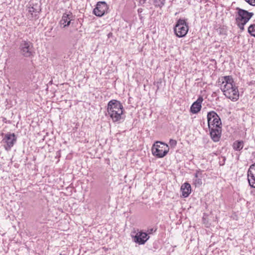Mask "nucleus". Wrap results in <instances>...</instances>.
Listing matches in <instances>:
<instances>
[{
  "instance_id": "nucleus-1",
  "label": "nucleus",
  "mask_w": 255,
  "mask_h": 255,
  "mask_svg": "<svg viewBox=\"0 0 255 255\" xmlns=\"http://www.w3.org/2000/svg\"><path fill=\"white\" fill-rule=\"evenodd\" d=\"M218 83L224 95L232 101H236L239 98V92L233 78L226 76L219 79Z\"/></svg>"
},
{
  "instance_id": "nucleus-2",
  "label": "nucleus",
  "mask_w": 255,
  "mask_h": 255,
  "mask_svg": "<svg viewBox=\"0 0 255 255\" xmlns=\"http://www.w3.org/2000/svg\"><path fill=\"white\" fill-rule=\"evenodd\" d=\"M123 111V106L119 101L112 100L109 102L107 105V112L113 122L120 121Z\"/></svg>"
},
{
  "instance_id": "nucleus-3",
  "label": "nucleus",
  "mask_w": 255,
  "mask_h": 255,
  "mask_svg": "<svg viewBox=\"0 0 255 255\" xmlns=\"http://www.w3.org/2000/svg\"><path fill=\"white\" fill-rule=\"evenodd\" d=\"M169 148L168 145L162 142L157 141L156 144H154L152 149L153 155L158 158L164 157L169 152Z\"/></svg>"
},
{
  "instance_id": "nucleus-4",
  "label": "nucleus",
  "mask_w": 255,
  "mask_h": 255,
  "mask_svg": "<svg viewBox=\"0 0 255 255\" xmlns=\"http://www.w3.org/2000/svg\"><path fill=\"white\" fill-rule=\"evenodd\" d=\"M176 35L178 37L185 36L188 31V25L184 19H179L174 28Z\"/></svg>"
},
{
  "instance_id": "nucleus-5",
  "label": "nucleus",
  "mask_w": 255,
  "mask_h": 255,
  "mask_svg": "<svg viewBox=\"0 0 255 255\" xmlns=\"http://www.w3.org/2000/svg\"><path fill=\"white\" fill-rule=\"evenodd\" d=\"M3 135L1 142L4 144L3 146L5 150L8 151L11 150L17 140V137L14 133L8 132L2 134Z\"/></svg>"
},
{
  "instance_id": "nucleus-6",
  "label": "nucleus",
  "mask_w": 255,
  "mask_h": 255,
  "mask_svg": "<svg viewBox=\"0 0 255 255\" xmlns=\"http://www.w3.org/2000/svg\"><path fill=\"white\" fill-rule=\"evenodd\" d=\"M19 49L25 57H30L33 55V44L28 40H22L20 42Z\"/></svg>"
},
{
  "instance_id": "nucleus-7",
  "label": "nucleus",
  "mask_w": 255,
  "mask_h": 255,
  "mask_svg": "<svg viewBox=\"0 0 255 255\" xmlns=\"http://www.w3.org/2000/svg\"><path fill=\"white\" fill-rule=\"evenodd\" d=\"M207 118L209 128L222 127L221 119L215 111H212L208 112Z\"/></svg>"
},
{
  "instance_id": "nucleus-8",
  "label": "nucleus",
  "mask_w": 255,
  "mask_h": 255,
  "mask_svg": "<svg viewBox=\"0 0 255 255\" xmlns=\"http://www.w3.org/2000/svg\"><path fill=\"white\" fill-rule=\"evenodd\" d=\"M131 237L132 240L138 245H144L149 238L147 233L138 230L132 232Z\"/></svg>"
},
{
  "instance_id": "nucleus-9",
  "label": "nucleus",
  "mask_w": 255,
  "mask_h": 255,
  "mask_svg": "<svg viewBox=\"0 0 255 255\" xmlns=\"http://www.w3.org/2000/svg\"><path fill=\"white\" fill-rule=\"evenodd\" d=\"M236 10L237 12L236 15V21L248 22L254 15L253 12H249L239 7H237Z\"/></svg>"
},
{
  "instance_id": "nucleus-10",
  "label": "nucleus",
  "mask_w": 255,
  "mask_h": 255,
  "mask_svg": "<svg viewBox=\"0 0 255 255\" xmlns=\"http://www.w3.org/2000/svg\"><path fill=\"white\" fill-rule=\"evenodd\" d=\"M108 6L105 1H99L93 10V13L97 16L101 17L107 12Z\"/></svg>"
},
{
  "instance_id": "nucleus-11",
  "label": "nucleus",
  "mask_w": 255,
  "mask_h": 255,
  "mask_svg": "<svg viewBox=\"0 0 255 255\" xmlns=\"http://www.w3.org/2000/svg\"><path fill=\"white\" fill-rule=\"evenodd\" d=\"M74 16L72 12L69 11L68 12H65L63 14L62 18L59 21V25L62 28H66L69 26L73 20Z\"/></svg>"
},
{
  "instance_id": "nucleus-12",
  "label": "nucleus",
  "mask_w": 255,
  "mask_h": 255,
  "mask_svg": "<svg viewBox=\"0 0 255 255\" xmlns=\"http://www.w3.org/2000/svg\"><path fill=\"white\" fill-rule=\"evenodd\" d=\"M211 138L215 142L220 140L222 132V127H211L209 128Z\"/></svg>"
},
{
  "instance_id": "nucleus-13",
  "label": "nucleus",
  "mask_w": 255,
  "mask_h": 255,
  "mask_svg": "<svg viewBox=\"0 0 255 255\" xmlns=\"http://www.w3.org/2000/svg\"><path fill=\"white\" fill-rule=\"evenodd\" d=\"M203 101V97L202 96H199L197 100L191 105L190 107V112L193 114L198 113L201 109V104Z\"/></svg>"
},
{
  "instance_id": "nucleus-14",
  "label": "nucleus",
  "mask_w": 255,
  "mask_h": 255,
  "mask_svg": "<svg viewBox=\"0 0 255 255\" xmlns=\"http://www.w3.org/2000/svg\"><path fill=\"white\" fill-rule=\"evenodd\" d=\"M181 191L182 192V196L186 198L188 197L191 192V187L189 183H184L181 187Z\"/></svg>"
},
{
  "instance_id": "nucleus-15",
  "label": "nucleus",
  "mask_w": 255,
  "mask_h": 255,
  "mask_svg": "<svg viewBox=\"0 0 255 255\" xmlns=\"http://www.w3.org/2000/svg\"><path fill=\"white\" fill-rule=\"evenodd\" d=\"M41 11V8L40 5L38 3L30 4V6L28 7V11L31 13V15H34L35 18H36L37 13H39Z\"/></svg>"
},
{
  "instance_id": "nucleus-16",
  "label": "nucleus",
  "mask_w": 255,
  "mask_h": 255,
  "mask_svg": "<svg viewBox=\"0 0 255 255\" xmlns=\"http://www.w3.org/2000/svg\"><path fill=\"white\" fill-rule=\"evenodd\" d=\"M244 142L243 140H236L233 143V148L235 151H241L244 147Z\"/></svg>"
},
{
  "instance_id": "nucleus-17",
  "label": "nucleus",
  "mask_w": 255,
  "mask_h": 255,
  "mask_svg": "<svg viewBox=\"0 0 255 255\" xmlns=\"http://www.w3.org/2000/svg\"><path fill=\"white\" fill-rule=\"evenodd\" d=\"M247 173L248 180L250 186L254 188H255V172Z\"/></svg>"
},
{
  "instance_id": "nucleus-18",
  "label": "nucleus",
  "mask_w": 255,
  "mask_h": 255,
  "mask_svg": "<svg viewBox=\"0 0 255 255\" xmlns=\"http://www.w3.org/2000/svg\"><path fill=\"white\" fill-rule=\"evenodd\" d=\"M165 0H153V4L156 7H162L165 4Z\"/></svg>"
},
{
  "instance_id": "nucleus-19",
  "label": "nucleus",
  "mask_w": 255,
  "mask_h": 255,
  "mask_svg": "<svg viewBox=\"0 0 255 255\" xmlns=\"http://www.w3.org/2000/svg\"><path fill=\"white\" fill-rule=\"evenodd\" d=\"M248 32L255 37V24H251L248 28Z\"/></svg>"
},
{
  "instance_id": "nucleus-20",
  "label": "nucleus",
  "mask_w": 255,
  "mask_h": 255,
  "mask_svg": "<svg viewBox=\"0 0 255 255\" xmlns=\"http://www.w3.org/2000/svg\"><path fill=\"white\" fill-rule=\"evenodd\" d=\"M247 23V22L244 23V22L243 21H236V23L241 31H243L244 30V26Z\"/></svg>"
},
{
  "instance_id": "nucleus-21",
  "label": "nucleus",
  "mask_w": 255,
  "mask_h": 255,
  "mask_svg": "<svg viewBox=\"0 0 255 255\" xmlns=\"http://www.w3.org/2000/svg\"><path fill=\"white\" fill-rule=\"evenodd\" d=\"M194 183L196 186H199L202 184V180L201 178H197L194 179Z\"/></svg>"
},
{
  "instance_id": "nucleus-22",
  "label": "nucleus",
  "mask_w": 255,
  "mask_h": 255,
  "mask_svg": "<svg viewBox=\"0 0 255 255\" xmlns=\"http://www.w3.org/2000/svg\"><path fill=\"white\" fill-rule=\"evenodd\" d=\"M253 172H255V162L250 165V168L248 171V173H253Z\"/></svg>"
},
{
  "instance_id": "nucleus-23",
  "label": "nucleus",
  "mask_w": 255,
  "mask_h": 255,
  "mask_svg": "<svg viewBox=\"0 0 255 255\" xmlns=\"http://www.w3.org/2000/svg\"><path fill=\"white\" fill-rule=\"evenodd\" d=\"M169 143L171 147H174L177 145V141L173 139H170Z\"/></svg>"
},
{
  "instance_id": "nucleus-24",
  "label": "nucleus",
  "mask_w": 255,
  "mask_h": 255,
  "mask_svg": "<svg viewBox=\"0 0 255 255\" xmlns=\"http://www.w3.org/2000/svg\"><path fill=\"white\" fill-rule=\"evenodd\" d=\"M246 2L249 3L250 5L255 6V0H245Z\"/></svg>"
},
{
  "instance_id": "nucleus-25",
  "label": "nucleus",
  "mask_w": 255,
  "mask_h": 255,
  "mask_svg": "<svg viewBox=\"0 0 255 255\" xmlns=\"http://www.w3.org/2000/svg\"><path fill=\"white\" fill-rule=\"evenodd\" d=\"M156 231V228L148 229V230H147V232H148L147 234H148V235L152 234V233L155 232Z\"/></svg>"
},
{
  "instance_id": "nucleus-26",
  "label": "nucleus",
  "mask_w": 255,
  "mask_h": 255,
  "mask_svg": "<svg viewBox=\"0 0 255 255\" xmlns=\"http://www.w3.org/2000/svg\"><path fill=\"white\" fill-rule=\"evenodd\" d=\"M200 172L199 171H197L196 173L194 174V177L195 178H198V173H199Z\"/></svg>"
},
{
  "instance_id": "nucleus-27",
  "label": "nucleus",
  "mask_w": 255,
  "mask_h": 255,
  "mask_svg": "<svg viewBox=\"0 0 255 255\" xmlns=\"http://www.w3.org/2000/svg\"><path fill=\"white\" fill-rule=\"evenodd\" d=\"M146 0H139L140 2H142V3H144Z\"/></svg>"
},
{
  "instance_id": "nucleus-28",
  "label": "nucleus",
  "mask_w": 255,
  "mask_h": 255,
  "mask_svg": "<svg viewBox=\"0 0 255 255\" xmlns=\"http://www.w3.org/2000/svg\"><path fill=\"white\" fill-rule=\"evenodd\" d=\"M203 221H204V220H205V219L204 217L203 218Z\"/></svg>"
},
{
  "instance_id": "nucleus-29",
  "label": "nucleus",
  "mask_w": 255,
  "mask_h": 255,
  "mask_svg": "<svg viewBox=\"0 0 255 255\" xmlns=\"http://www.w3.org/2000/svg\"><path fill=\"white\" fill-rule=\"evenodd\" d=\"M224 163H222V164H220V165H224Z\"/></svg>"
}]
</instances>
